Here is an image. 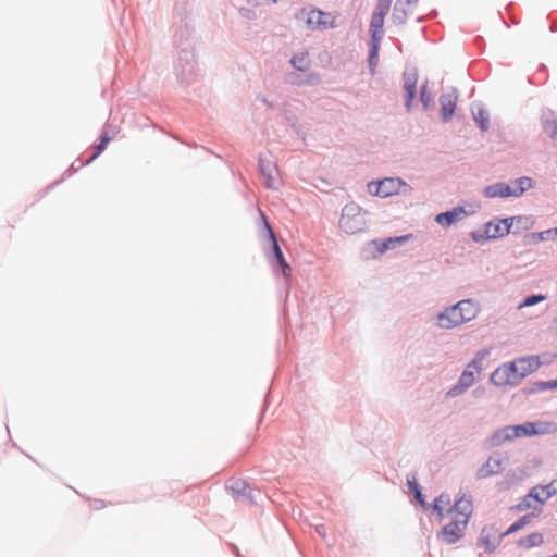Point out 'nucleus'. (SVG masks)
Here are the masks:
<instances>
[{"label":"nucleus","mask_w":557,"mask_h":557,"mask_svg":"<svg viewBox=\"0 0 557 557\" xmlns=\"http://www.w3.org/2000/svg\"><path fill=\"white\" fill-rule=\"evenodd\" d=\"M392 0H377L375 9L371 16L369 34H370V52L369 63L375 66L379 58L381 40L383 38V26L385 16L389 13Z\"/></svg>","instance_id":"f257e3e1"},{"label":"nucleus","mask_w":557,"mask_h":557,"mask_svg":"<svg viewBox=\"0 0 557 557\" xmlns=\"http://www.w3.org/2000/svg\"><path fill=\"white\" fill-rule=\"evenodd\" d=\"M525 524H510L507 530L500 531L495 529V524H484L478 540V545L483 546L485 553L492 554L499 546L504 536L517 532Z\"/></svg>","instance_id":"f03ea898"},{"label":"nucleus","mask_w":557,"mask_h":557,"mask_svg":"<svg viewBox=\"0 0 557 557\" xmlns=\"http://www.w3.org/2000/svg\"><path fill=\"white\" fill-rule=\"evenodd\" d=\"M366 221L362 214V209L355 203L344 207L341 219V228L348 234H356L364 228Z\"/></svg>","instance_id":"7ed1b4c3"},{"label":"nucleus","mask_w":557,"mask_h":557,"mask_svg":"<svg viewBox=\"0 0 557 557\" xmlns=\"http://www.w3.org/2000/svg\"><path fill=\"white\" fill-rule=\"evenodd\" d=\"M521 225L524 228H529L532 225V221L525 216H513L503 219L494 222H490L486 225L485 234L488 238H497L508 235L511 227L515 225Z\"/></svg>","instance_id":"20e7f679"},{"label":"nucleus","mask_w":557,"mask_h":557,"mask_svg":"<svg viewBox=\"0 0 557 557\" xmlns=\"http://www.w3.org/2000/svg\"><path fill=\"white\" fill-rule=\"evenodd\" d=\"M486 352H479L475 358L467 366L462 372L457 385L453 386L448 392L447 396H457L461 394L466 388L474 383V373L481 370V361L485 358Z\"/></svg>","instance_id":"39448f33"},{"label":"nucleus","mask_w":557,"mask_h":557,"mask_svg":"<svg viewBox=\"0 0 557 557\" xmlns=\"http://www.w3.org/2000/svg\"><path fill=\"white\" fill-rule=\"evenodd\" d=\"M557 495V479L550 481L545 485H536L534 486L528 496L523 499L522 503L519 504V508L522 509L524 507L530 506V499H534L539 503L540 506L544 505L550 497Z\"/></svg>","instance_id":"423d86ee"},{"label":"nucleus","mask_w":557,"mask_h":557,"mask_svg":"<svg viewBox=\"0 0 557 557\" xmlns=\"http://www.w3.org/2000/svg\"><path fill=\"white\" fill-rule=\"evenodd\" d=\"M404 183L399 178L386 177L377 183H369V191L375 196L386 198L400 191Z\"/></svg>","instance_id":"0eeeda50"},{"label":"nucleus","mask_w":557,"mask_h":557,"mask_svg":"<svg viewBox=\"0 0 557 557\" xmlns=\"http://www.w3.org/2000/svg\"><path fill=\"white\" fill-rule=\"evenodd\" d=\"M473 511L472 502L462 496L457 499L454 506L449 509L448 518L451 522H468Z\"/></svg>","instance_id":"6e6552de"},{"label":"nucleus","mask_w":557,"mask_h":557,"mask_svg":"<svg viewBox=\"0 0 557 557\" xmlns=\"http://www.w3.org/2000/svg\"><path fill=\"white\" fill-rule=\"evenodd\" d=\"M512 369L515 370L516 376H519V382L531 374L541 366V361L536 356H528L513 360L510 362Z\"/></svg>","instance_id":"1a4fd4ad"},{"label":"nucleus","mask_w":557,"mask_h":557,"mask_svg":"<svg viewBox=\"0 0 557 557\" xmlns=\"http://www.w3.org/2000/svg\"><path fill=\"white\" fill-rule=\"evenodd\" d=\"M491 381L498 386L513 385L519 383V376H516L510 363H505L491 374Z\"/></svg>","instance_id":"9d476101"},{"label":"nucleus","mask_w":557,"mask_h":557,"mask_svg":"<svg viewBox=\"0 0 557 557\" xmlns=\"http://www.w3.org/2000/svg\"><path fill=\"white\" fill-rule=\"evenodd\" d=\"M307 26L311 29H326L333 26L334 18L330 13L311 10L307 13Z\"/></svg>","instance_id":"9b49d317"},{"label":"nucleus","mask_w":557,"mask_h":557,"mask_svg":"<svg viewBox=\"0 0 557 557\" xmlns=\"http://www.w3.org/2000/svg\"><path fill=\"white\" fill-rule=\"evenodd\" d=\"M460 312L458 305L447 308L438 314V325L443 329H451L465 323Z\"/></svg>","instance_id":"f8f14e48"},{"label":"nucleus","mask_w":557,"mask_h":557,"mask_svg":"<svg viewBox=\"0 0 557 557\" xmlns=\"http://www.w3.org/2000/svg\"><path fill=\"white\" fill-rule=\"evenodd\" d=\"M468 524H444L437 533V537L446 544H454L465 535Z\"/></svg>","instance_id":"ddd939ff"},{"label":"nucleus","mask_w":557,"mask_h":557,"mask_svg":"<svg viewBox=\"0 0 557 557\" xmlns=\"http://www.w3.org/2000/svg\"><path fill=\"white\" fill-rule=\"evenodd\" d=\"M457 100L458 96L455 90L441 95V114L444 122L451 119L456 109Z\"/></svg>","instance_id":"4468645a"},{"label":"nucleus","mask_w":557,"mask_h":557,"mask_svg":"<svg viewBox=\"0 0 557 557\" xmlns=\"http://www.w3.org/2000/svg\"><path fill=\"white\" fill-rule=\"evenodd\" d=\"M418 76L416 73L404 75L405 104L407 110L411 109V104L417 94Z\"/></svg>","instance_id":"2eb2a0df"},{"label":"nucleus","mask_w":557,"mask_h":557,"mask_svg":"<svg viewBox=\"0 0 557 557\" xmlns=\"http://www.w3.org/2000/svg\"><path fill=\"white\" fill-rule=\"evenodd\" d=\"M550 423H525L513 428L515 436H531L548 431Z\"/></svg>","instance_id":"dca6fc26"},{"label":"nucleus","mask_w":557,"mask_h":557,"mask_svg":"<svg viewBox=\"0 0 557 557\" xmlns=\"http://www.w3.org/2000/svg\"><path fill=\"white\" fill-rule=\"evenodd\" d=\"M466 215L461 207L454 208L451 211L443 212L436 215L435 221L443 227H448L459 222Z\"/></svg>","instance_id":"f3484780"},{"label":"nucleus","mask_w":557,"mask_h":557,"mask_svg":"<svg viewBox=\"0 0 557 557\" xmlns=\"http://www.w3.org/2000/svg\"><path fill=\"white\" fill-rule=\"evenodd\" d=\"M502 468V461L497 457H490L487 461L478 471V476L485 479L499 472Z\"/></svg>","instance_id":"a211bd4d"},{"label":"nucleus","mask_w":557,"mask_h":557,"mask_svg":"<svg viewBox=\"0 0 557 557\" xmlns=\"http://www.w3.org/2000/svg\"><path fill=\"white\" fill-rule=\"evenodd\" d=\"M410 237H411V235L389 237L384 240H375V242H373V245L376 247V249L380 253H384L388 249L395 247V244H403V243L407 242Z\"/></svg>","instance_id":"6ab92c4d"},{"label":"nucleus","mask_w":557,"mask_h":557,"mask_svg":"<svg viewBox=\"0 0 557 557\" xmlns=\"http://www.w3.org/2000/svg\"><path fill=\"white\" fill-rule=\"evenodd\" d=\"M485 196L494 198V197H508L513 196L511 186L505 183H497L494 185H490L485 188Z\"/></svg>","instance_id":"aec40b11"},{"label":"nucleus","mask_w":557,"mask_h":557,"mask_svg":"<svg viewBox=\"0 0 557 557\" xmlns=\"http://www.w3.org/2000/svg\"><path fill=\"white\" fill-rule=\"evenodd\" d=\"M260 172L265 178L267 187L274 188L276 183L274 175L276 173V166L271 162H264L263 160H260Z\"/></svg>","instance_id":"412c9836"},{"label":"nucleus","mask_w":557,"mask_h":557,"mask_svg":"<svg viewBox=\"0 0 557 557\" xmlns=\"http://www.w3.org/2000/svg\"><path fill=\"white\" fill-rule=\"evenodd\" d=\"M450 508V499L446 494H441L433 503V511L437 513L438 519H443L445 517V512L449 515Z\"/></svg>","instance_id":"4be33fe9"},{"label":"nucleus","mask_w":557,"mask_h":557,"mask_svg":"<svg viewBox=\"0 0 557 557\" xmlns=\"http://www.w3.org/2000/svg\"><path fill=\"white\" fill-rule=\"evenodd\" d=\"M463 322L473 320L478 314V307L471 300H461L458 304Z\"/></svg>","instance_id":"5701e85b"},{"label":"nucleus","mask_w":557,"mask_h":557,"mask_svg":"<svg viewBox=\"0 0 557 557\" xmlns=\"http://www.w3.org/2000/svg\"><path fill=\"white\" fill-rule=\"evenodd\" d=\"M226 488L232 492L234 496H246L247 493L250 495V488L245 481L239 479L230 480L226 484Z\"/></svg>","instance_id":"b1692460"},{"label":"nucleus","mask_w":557,"mask_h":557,"mask_svg":"<svg viewBox=\"0 0 557 557\" xmlns=\"http://www.w3.org/2000/svg\"><path fill=\"white\" fill-rule=\"evenodd\" d=\"M543 543V535L539 532H533L527 536L521 537L518 544L524 548L539 547Z\"/></svg>","instance_id":"393cba45"},{"label":"nucleus","mask_w":557,"mask_h":557,"mask_svg":"<svg viewBox=\"0 0 557 557\" xmlns=\"http://www.w3.org/2000/svg\"><path fill=\"white\" fill-rule=\"evenodd\" d=\"M293 66L299 71L306 72L310 69L311 61L307 53H298L290 60Z\"/></svg>","instance_id":"a878e982"},{"label":"nucleus","mask_w":557,"mask_h":557,"mask_svg":"<svg viewBox=\"0 0 557 557\" xmlns=\"http://www.w3.org/2000/svg\"><path fill=\"white\" fill-rule=\"evenodd\" d=\"M532 186V181L529 177H520L512 182L511 190L513 196L521 195L524 190Z\"/></svg>","instance_id":"bb28decb"},{"label":"nucleus","mask_w":557,"mask_h":557,"mask_svg":"<svg viewBox=\"0 0 557 557\" xmlns=\"http://www.w3.org/2000/svg\"><path fill=\"white\" fill-rule=\"evenodd\" d=\"M262 218H263V221H264V225H265V227H267V230L269 232V237H270V239H271V242L273 244V252H274L275 260L277 258H282L284 255H283V252H282V250H281V248L278 246V243L276 240L275 234H274L273 230L271 228L269 222L267 221V219H265V216L263 214H262Z\"/></svg>","instance_id":"cd10ccee"},{"label":"nucleus","mask_w":557,"mask_h":557,"mask_svg":"<svg viewBox=\"0 0 557 557\" xmlns=\"http://www.w3.org/2000/svg\"><path fill=\"white\" fill-rule=\"evenodd\" d=\"M110 140H111V137L107 133H103L101 136V139H100V143L96 148L95 153L90 157V159L87 162L89 163V162L94 161L106 149V147Z\"/></svg>","instance_id":"c85d7f7f"},{"label":"nucleus","mask_w":557,"mask_h":557,"mask_svg":"<svg viewBox=\"0 0 557 557\" xmlns=\"http://www.w3.org/2000/svg\"><path fill=\"white\" fill-rule=\"evenodd\" d=\"M553 232L557 233V231L553 230H547L539 233H531L530 235H528V242L532 244H537L542 240H545L547 236L550 235Z\"/></svg>","instance_id":"c756f323"},{"label":"nucleus","mask_w":557,"mask_h":557,"mask_svg":"<svg viewBox=\"0 0 557 557\" xmlns=\"http://www.w3.org/2000/svg\"><path fill=\"white\" fill-rule=\"evenodd\" d=\"M276 262V265L281 268V271H282V274L285 278L289 280L290 276H292V268L290 265L286 262L284 256L282 258H277L275 260Z\"/></svg>","instance_id":"7c9ffc66"},{"label":"nucleus","mask_w":557,"mask_h":557,"mask_svg":"<svg viewBox=\"0 0 557 557\" xmlns=\"http://www.w3.org/2000/svg\"><path fill=\"white\" fill-rule=\"evenodd\" d=\"M545 296L544 295H531V296H528L519 306L518 308L521 309L523 307H530V306H533L540 301H543L545 300Z\"/></svg>","instance_id":"2f4dec72"},{"label":"nucleus","mask_w":557,"mask_h":557,"mask_svg":"<svg viewBox=\"0 0 557 557\" xmlns=\"http://www.w3.org/2000/svg\"><path fill=\"white\" fill-rule=\"evenodd\" d=\"M475 121L479 123L483 131L488 129V114L484 110H479L478 114L475 115Z\"/></svg>","instance_id":"473e14b6"},{"label":"nucleus","mask_w":557,"mask_h":557,"mask_svg":"<svg viewBox=\"0 0 557 557\" xmlns=\"http://www.w3.org/2000/svg\"><path fill=\"white\" fill-rule=\"evenodd\" d=\"M426 85H423L421 87V92H420V99H421V102L423 103V108L426 109L430 104V102L432 101V97L430 94H428V90H426Z\"/></svg>","instance_id":"72a5a7b5"},{"label":"nucleus","mask_w":557,"mask_h":557,"mask_svg":"<svg viewBox=\"0 0 557 557\" xmlns=\"http://www.w3.org/2000/svg\"><path fill=\"white\" fill-rule=\"evenodd\" d=\"M329 524H314V531L318 535H320L322 539H326Z\"/></svg>","instance_id":"f704fd0d"},{"label":"nucleus","mask_w":557,"mask_h":557,"mask_svg":"<svg viewBox=\"0 0 557 557\" xmlns=\"http://www.w3.org/2000/svg\"><path fill=\"white\" fill-rule=\"evenodd\" d=\"M414 497H416L417 502H418L421 506H423V507H425V506H426L425 500H424V497H423V495H422V493H421V490H417V493L414 494Z\"/></svg>","instance_id":"c9c22d12"},{"label":"nucleus","mask_w":557,"mask_h":557,"mask_svg":"<svg viewBox=\"0 0 557 557\" xmlns=\"http://www.w3.org/2000/svg\"><path fill=\"white\" fill-rule=\"evenodd\" d=\"M408 484L413 494L417 493V490H421L419 484L416 481H408Z\"/></svg>","instance_id":"e433bc0d"},{"label":"nucleus","mask_w":557,"mask_h":557,"mask_svg":"<svg viewBox=\"0 0 557 557\" xmlns=\"http://www.w3.org/2000/svg\"><path fill=\"white\" fill-rule=\"evenodd\" d=\"M545 385L548 388H555V387H557V380L549 381V382L545 383Z\"/></svg>","instance_id":"4c0bfd02"},{"label":"nucleus","mask_w":557,"mask_h":557,"mask_svg":"<svg viewBox=\"0 0 557 557\" xmlns=\"http://www.w3.org/2000/svg\"><path fill=\"white\" fill-rule=\"evenodd\" d=\"M231 546H232L233 553L238 556L239 555V550H238L237 546L234 545V544H232Z\"/></svg>","instance_id":"58836bf2"},{"label":"nucleus","mask_w":557,"mask_h":557,"mask_svg":"<svg viewBox=\"0 0 557 557\" xmlns=\"http://www.w3.org/2000/svg\"><path fill=\"white\" fill-rule=\"evenodd\" d=\"M286 525H287L286 523H283V527H284L285 531H286L288 534H290V531L286 528Z\"/></svg>","instance_id":"ea45409f"},{"label":"nucleus","mask_w":557,"mask_h":557,"mask_svg":"<svg viewBox=\"0 0 557 557\" xmlns=\"http://www.w3.org/2000/svg\"><path fill=\"white\" fill-rule=\"evenodd\" d=\"M550 126L553 127V132H556L557 126L555 124H552Z\"/></svg>","instance_id":"a19ab883"}]
</instances>
